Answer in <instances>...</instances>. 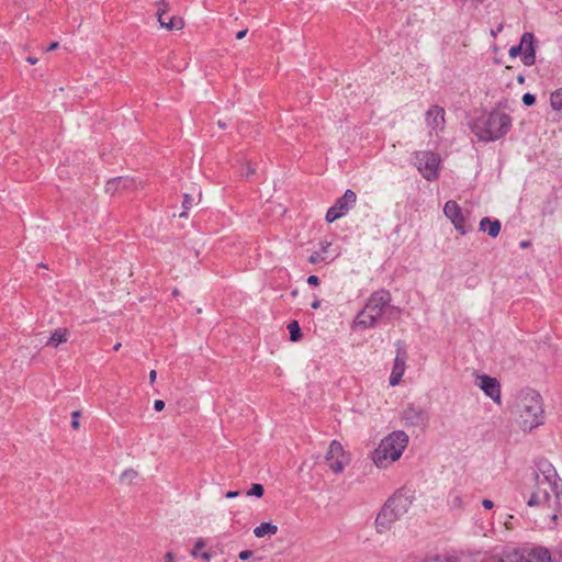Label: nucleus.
Masks as SVG:
<instances>
[{
  "mask_svg": "<svg viewBox=\"0 0 562 562\" xmlns=\"http://www.w3.org/2000/svg\"><path fill=\"white\" fill-rule=\"evenodd\" d=\"M521 44V60L526 66H531L536 60V50H535V36L532 33L526 32L522 34L520 38Z\"/></svg>",
  "mask_w": 562,
  "mask_h": 562,
  "instance_id": "13",
  "label": "nucleus"
},
{
  "mask_svg": "<svg viewBox=\"0 0 562 562\" xmlns=\"http://www.w3.org/2000/svg\"><path fill=\"white\" fill-rule=\"evenodd\" d=\"M403 418L407 425L424 427L428 423L427 412L418 406L408 405L403 412Z\"/></svg>",
  "mask_w": 562,
  "mask_h": 562,
  "instance_id": "12",
  "label": "nucleus"
},
{
  "mask_svg": "<svg viewBox=\"0 0 562 562\" xmlns=\"http://www.w3.org/2000/svg\"><path fill=\"white\" fill-rule=\"evenodd\" d=\"M404 372H405V359H404V357H401L400 355H397L394 360V366H393L392 373L390 376L391 386H395L396 384H398Z\"/></svg>",
  "mask_w": 562,
  "mask_h": 562,
  "instance_id": "15",
  "label": "nucleus"
},
{
  "mask_svg": "<svg viewBox=\"0 0 562 562\" xmlns=\"http://www.w3.org/2000/svg\"><path fill=\"white\" fill-rule=\"evenodd\" d=\"M263 493H265V488L259 483L251 484L250 488L247 491L248 496H256V497H261L263 495Z\"/></svg>",
  "mask_w": 562,
  "mask_h": 562,
  "instance_id": "25",
  "label": "nucleus"
},
{
  "mask_svg": "<svg viewBox=\"0 0 562 562\" xmlns=\"http://www.w3.org/2000/svg\"><path fill=\"white\" fill-rule=\"evenodd\" d=\"M321 306V301L318 299H315L312 304H311V307L314 308V310H317Z\"/></svg>",
  "mask_w": 562,
  "mask_h": 562,
  "instance_id": "46",
  "label": "nucleus"
},
{
  "mask_svg": "<svg viewBox=\"0 0 562 562\" xmlns=\"http://www.w3.org/2000/svg\"><path fill=\"white\" fill-rule=\"evenodd\" d=\"M26 61L31 65H35L37 63V58L30 56L26 58Z\"/></svg>",
  "mask_w": 562,
  "mask_h": 562,
  "instance_id": "49",
  "label": "nucleus"
},
{
  "mask_svg": "<svg viewBox=\"0 0 562 562\" xmlns=\"http://www.w3.org/2000/svg\"><path fill=\"white\" fill-rule=\"evenodd\" d=\"M191 203H192V199H191V196H190L189 194H186V195H184V201H183V206H184L186 209H189V207H190V205H191Z\"/></svg>",
  "mask_w": 562,
  "mask_h": 562,
  "instance_id": "39",
  "label": "nucleus"
},
{
  "mask_svg": "<svg viewBox=\"0 0 562 562\" xmlns=\"http://www.w3.org/2000/svg\"><path fill=\"white\" fill-rule=\"evenodd\" d=\"M482 505L486 509H492L494 506V503L491 499L485 498V499H483Z\"/></svg>",
  "mask_w": 562,
  "mask_h": 562,
  "instance_id": "37",
  "label": "nucleus"
},
{
  "mask_svg": "<svg viewBox=\"0 0 562 562\" xmlns=\"http://www.w3.org/2000/svg\"><path fill=\"white\" fill-rule=\"evenodd\" d=\"M480 231L487 232V234L495 238L501 232V222L498 220L492 221L488 217H484L480 222Z\"/></svg>",
  "mask_w": 562,
  "mask_h": 562,
  "instance_id": "17",
  "label": "nucleus"
},
{
  "mask_svg": "<svg viewBox=\"0 0 562 562\" xmlns=\"http://www.w3.org/2000/svg\"><path fill=\"white\" fill-rule=\"evenodd\" d=\"M278 532V526L272 522H261L254 529V535L257 538H262L265 536H273Z\"/></svg>",
  "mask_w": 562,
  "mask_h": 562,
  "instance_id": "19",
  "label": "nucleus"
},
{
  "mask_svg": "<svg viewBox=\"0 0 562 562\" xmlns=\"http://www.w3.org/2000/svg\"><path fill=\"white\" fill-rule=\"evenodd\" d=\"M165 558H166V562H173V553L172 552H167Z\"/></svg>",
  "mask_w": 562,
  "mask_h": 562,
  "instance_id": "47",
  "label": "nucleus"
},
{
  "mask_svg": "<svg viewBox=\"0 0 562 562\" xmlns=\"http://www.w3.org/2000/svg\"><path fill=\"white\" fill-rule=\"evenodd\" d=\"M475 384L477 386H487V387H491V386H501L499 382L497 381V379L495 378H491L486 374H482V375H477L476 376V381H475Z\"/></svg>",
  "mask_w": 562,
  "mask_h": 562,
  "instance_id": "21",
  "label": "nucleus"
},
{
  "mask_svg": "<svg viewBox=\"0 0 562 562\" xmlns=\"http://www.w3.org/2000/svg\"><path fill=\"white\" fill-rule=\"evenodd\" d=\"M79 416H80V411H75L71 413V427L74 429H78L80 424H79Z\"/></svg>",
  "mask_w": 562,
  "mask_h": 562,
  "instance_id": "30",
  "label": "nucleus"
},
{
  "mask_svg": "<svg viewBox=\"0 0 562 562\" xmlns=\"http://www.w3.org/2000/svg\"><path fill=\"white\" fill-rule=\"evenodd\" d=\"M288 329H289V333H290V339L292 341H297L301 339V328H300V325L296 321H292L289 325H288Z\"/></svg>",
  "mask_w": 562,
  "mask_h": 562,
  "instance_id": "23",
  "label": "nucleus"
},
{
  "mask_svg": "<svg viewBox=\"0 0 562 562\" xmlns=\"http://www.w3.org/2000/svg\"><path fill=\"white\" fill-rule=\"evenodd\" d=\"M158 22L161 27L172 31V30H181L184 26V22L180 16H170L166 19L165 16L158 19Z\"/></svg>",
  "mask_w": 562,
  "mask_h": 562,
  "instance_id": "18",
  "label": "nucleus"
},
{
  "mask_svg": "<svg viewBox=\"0 0 562 562\" xmlns=\"http://www.w3.org/2000/svg\"><path fill=\"white\" fill-rule=\"evenodd\" d=\"M217 125L221 127V128H226V123L225 122H222V121H218L217 122Z\"/></svg>",
  "mask_w": 562,
  "mask_h": 562,
  "instance_id": "51",
  "label": "nucleus"
},
{
  "mask_svg": "<svg viewBox=\"0 0 562 562\" xmlns=\"http://www.w3.org/2000/svg\"><path fill=\"white\" fill-rule=\"evenodd\" d=\"M66 341H67V330L66 329H57L52 334L47 345L57 347L59 344L66 342Z\"/></svg>",
  "mask_w": 562,
  "mask_h": 562,
  "instance_id": "20",
  "label": "nucleus"
},
{
  "mask_svg": "<svg viewBox=\"0 0 562 562\" xmlns=\"http://www.w3.org/2000/svg\"><path fill=\"white\" fill-rule=\"evenodd\" d=\"M506 562H551V553L544 547H536L522 552H514Z\"/></svg>",
  "mask_w": 562,
  "mask_h": 562,
  "instance_id": "10",
  "label": "nucleus"
},
{
  "mask_svg": "<svg viewBox=\"0 0 562 562\" xmlns=\"http://www.w3.org/2000/svg\"><path fill=\"white\" fill-rule=\"evenodd\" d=\"M391 300V293L386 290L373 292L364 307L356 316L353 327L363 329L372 328L384 314H386L389 318H398L401 310L390 305Z\"/></svg>",
  "mask_w": 562,
  "mask_h": 562,
  "instance_id": "1",
  "label": "nucleus"
},
{
  "mask_svg": "<svg viewBox=\"0 0 562 562\" xmlns=\"http://www.w3.org/2000/svg\"><path fill=\"white\" fill-rule=\"evenodd\" d=\"M426 122L431 130H442L445 125V110L439 105H432L426 112Z\"/></svg>",
  "mask_w": 562,
  "mask_h": 562,
  "instance_id": "14",
  "label": "nucleus"
},
{
  "mask_svg": "<svg viewBox=\"0 0 562 562\" xmlns=\"http://www.w3.org/2000/svg\"><path fill=\"white\" fill-rule=\"evenodd\" d=\"M407 443L408 436L404 431L396 430L389 434L372 453L374 464L380 469L387 468L402 457Z\"/></svg>",
  "mask_w": 562,
  "mask_h": 562,
  "instance_id": "3",
  "label": "nucleus"
},
{
  "mask_svg": "<svg viewBox=\"0 0 562 562\" xmlns=\"http://www.w3.org/2000/svg\"><path fill=\"white\" fill-rule=\"evenodd\" d=\"M518 81H519L520 83H521V82H524V77H522V76H519V77H518Z\"/></svg>",
  "mask_w": 562,
  "mask_h": 562,
  "instance_id": "54",
  "label": "nucleus"
},
{
  "mask_svg": "<svg viewBox=\"0 0 562 562\" xmlns=\"http://www.w3.org/2000/svg\"><path fill=\"white\" fill-rule=\"evenodd\" d=\"M503 30V24H499L496 30H491V35L496 37L499 32Z\"/></svg>",
  "mask_w": 562,
  "mask_h": 562,
  "instance_id": "43",
  "label": "nucleus"
},
{
  "mask_svg": "<svg viewBox=\"0 0 562 562\" xmlns=\"http://www.w3.org/2000/svg\"><path fill=\"white\" fill-rule=\"evenodd\" d=\"M322 260H324V258H323V256H322V254H321L319 251L314 252V254H313V255H311V256H310V258H308V262H310V263H313V265H315V263H317V262H319V261H322Z\"/></svg>",
  "mask_w": 562,
  "mask_h": 562,
  "instance_id": "31",
  "label": "nucleus"
},
{
  "mask_svg": "<svg viewBox=\"0 0 562 562\" xmlns=\"http://www.w3.org/2000/svg\"><path fill=\"white\" fill-rule=\"evenodd\" d=\"M329 246H330V243H328V241L321 243V251L319 252L325 254Z\"/></svg>",
  "mask_w": 562,
  "mask_h": 562,
  "instance_id": "40",
  "label": "nucleus"
},
{
  "mask_svg": "<svg viewBox=\"0 0 562 562\" xmlns=\"http://www.w3.org/2000/svg\"><path fill=\"white\" fill-rule=\"evenodd\" d=\"M537 470L535 479L538 485L547 483L555 496L559 497L562 492V480L558 476L554 467L547 460H541L537 463Z\"/></svg>",
  "mask_w": 562,
  "mask_h": 562,
  "instance_id": "6",
  "label": "nucleus"
},
{
  "mask_svg": "<svg viewBox=\"0 0 562 562\" xmlns=\"http://www.w3.org/2000/svg\"><path fill=\"white\" fill-rule=\"evenodd\" d=\"M512 127V117L506 112L494 109L475 120L472 132L483 142H494L504 137Z\"/></svg>",
  "mask_w": 562,
  "mask_h": 562,
  "instance_id": "2",
  "label": "nucleus"
},
{
  "mask_svg": "<svg viewBox=\"0 0 562 562\" xmlns=\"http://www.w3.org/2000/svg\"><path fill=\"white\" fill-rule=\"evenodd\" d=\"M443 213L461 235H465L468 233L469 228L467 227L465 217L460 205L456 201L450 200L446 202Z\"/></svg>",
  "mask_w": 562,
  "mask_h": 562,
  "instance_id": "11",
  "label": "nucleus"
},
{
  "mask_svg": "<svg viewBox=\"0 0 562 562\" xmlns=\"http://www.w3.org/2000/svg\"><path fill=\"white\" fill-rule=\"evenodd\" d=\"M256 170L255 168L248 162L247 164V170H246V177H250L252 175H255Z\"/></svg>",
  "mask_w": 562,
  "mask_h": 562,
  "instance_id": "38",
  "label": "nucleus"
},
{
  "mask_svg": "<svg viewBox=\"0 0 562 562\" xmlns=\"http://www.w3.org/2000/svg\"><path fill=\"white\" fill-rule=\"evenodd\" d=\"M412 501L402 491L394 493L383 505L375 518V529L383 533L401 519L408 510Z\"/></svg>",
  "mask_w": 562,
  "mask_h": 562,
  "instance_id": "5",
  "label": "nucleus"
},
{
  "mask_svg": "<svg viewBox=\"0 0 562 562\" xmlns=\"http://www.w3.org/2000/svg\"><path fill=\"white\" fill-rule=\"evenodd\" d=\"M120 347H121V344L119 342V344H116V345L113 347V349H114V350H119V349H120Z\"/></svg>",
  "mask_w": 562,
  "mask_h": 562,
  "instance_id": "53",
  "label": "nucleus"
},
{
  "mask_svg": "<svg viewBox=\"0 0 562 562\" xmlns=\"http://www.w3.org/2000/svg\"><path fill=\"white\" fill-rule=\"evenodd\" d=\"M551 496L546 488L538 487V490L530 495L529 499L527 501V505L530 507L541 506L547 504Z\"/></svg>",
  "mask_w": 562,
  "mask_h": 562,
  "instance_id": "16",
  "label": "nucleus"
},
{
  "mask_svg": "<svg viewBox=\"0 0 562 562\" xmlns=\"http://www.w3.org/2000/svg\"><path fill=\"white\" fill-rule=\"evenodd\" d=\"M252 555L251 550H243L239 552L238 557L240 560L246 561Z\"/></svg>",
  "mask_w": 562,
  "mask_h": 562,
  "instance_id": "34",
  "label": "nucleus"
},
{
  "mask_svg": "<svg viewBox=\"0 0 562 562\" xmlns=\"http://www.w3.org/2000/svg\"><path fill=\"white\" fill-rule=\"evenodd\" d=\"M205 547V541L204 539L200 538L196 540L195 544H194V548L193 550L191 551V555L194 557V558H198L199 554H200V550L203 549Z\"/></svg>",
  "mask_w": 562,
  "mask_h": 562,
  "instance_id": "28",
  "label": "nucleus"
},
{
  "mask_svg": "<svg viewBox=\"0 0 562 562\" xmlns=\"http://www.w3.org/2000/svg\"><path fill=\"white\" fill-rule=\"evenodd\" d=\"M519 425L524 431H531L543 424V406L540 394L535 389H527L520 396Z\"/></svg>",
  "mask_w": 562,
  "mask_h": 562,
  "instance_id": "4",
  "label": "nucleus"
},
{
  "mask_svg": "<svg viewBox=\"0 0 562 562\" xmlns=\"http://www.w3.org/2000/svg\"><path fill=\"white\" fill-rule=\"evenodd\" d=\"M356 202L357 194L350 189L346 190L344 195L337 199L335 204L328 209L326 213V221L328 223H333L340 218L355 206Z\"/></svg>",
  "mask_w": 562,
  "mask_h": 562,
  "instance_id": "9",
  "label": "nucleus"
},
{
  "mask_svg": "<svg viewBox=\"0 0 562 562\" xmlns=\"http://www.w3.org/2000/svg\"><path fill=\"white\" fill-rule=\"evenodd\" d=\"M530 245H531V243L528 241V240H524V241L520 243V247L521 248H528Z\"/></svg>",
  "mask_w": 562,
  "mask_h": 562,
  "instance_id": "50",
  "label": "nucleus"
},
{
  "mask_svg": "<svg viewBox=\"0 0 562 562\" xmlns=\"http://www.w3.org/2000/svg\"><path fill=\"white\" fill-rule=\"evenodd\" d=\"M325 462L334 473L339 474L349 464L350 458L344 450L342 445L338 440H333L325 454Z\"/></svg>",
  "mask_w": 562,
  "mask_h": 562,
  "instance_id": "8",
  "label": "nucleus"
},
{
  "mask_svg": "<svg viewBox=\"0 0 562 562\" xmlns=\"http://www.w3.org/2000/svg\"><path fill=\"white\" fill-rule=\"evenodd\" d=\"M58 47V42H53L48 47L47 50H54Z\"/></svg>",
  "mask_w": 562,
  "mask_h": 562,
  "instance_id": "48",
  "label": "nucleus"
},
{
  "mask_svg": "<svg viewBox=\"0 0 562 562\" xmlns=\"http://www.w3.org/2000/svg\"><path fill=\"white\" fill-rule=\"evenodd\" d=\"M199 557H201L205 562H209L212 558V554L210 552H203L200 553Z\"/></svg>",
  "mask_w": 562,
  "mask_h": 562,
  "instance_id": "42",
  "label": "nucleus"
},
{
  "mask_svg": "<svg viewBox=\"0 0 562 562\" xmlns=\"http://www.w3.org/2000/svg\"><path fill=\"white\" fill-rule=\"evenodd\" d=\"M164 407H165V402H164L162 400H156V401L154 402V408H155V411L160 412V411H162V409H164Z\"/></svg>",
  "mask_w": 562,
  "mask_h": 562,
  "instance_id": "35",
  "label": "nucleus"
},
{
  "mask_svg": "<svg viewBox=\"0 0 562 562\" xmlns=\"http://www.w3.org/2000/svg\"><path fill=\"white\" fill-rule=\"evenodd\" d=\"M156 376H157L156 370H151L149 372V383L150 384H153L156 381Z\"/></svg>",
  "mask_w": 562,
  "mask_h": 562,
  "instance_id": "45",
  "label": "nucleus"
},
{
  "mask_svg": "<svg viewBox=\"0 0 562 562\" xmlns=\"http://www.w3.org/2000/svg\"><path fill=\"white\" fill-rule=\"evenodd\" d=\"M239 495V492L238 491H228L226 494H225V497L226 498H234V497H237Z\"/></svg>",
  "mask_w": 562,
  "mask_h": 562,
  "instance_id": "41",
  "label": "nucleus"
},
{
  "mask_svg": "<svg viewBox=\"0 0 562 562\" xmlns=\"http://www.w3.org/2000/svg\"><path fill=\"white\" fill-rule=\"evenodd\" d=\"M247 32H248V30H247V29H245V30H241V31L237 32V34H236V38H237V40H243V38L246 36Z\"/></svg>",
  "mask_w": 562,
  "mask_h": 562,
  "instance_id": "44",
  "label": "nucleus"
},
{
  "mask_svg": "<svg viewBox=\"0 0 562 562\" xmlns=\"http://www.w3.org/2000/svg\"><path fill=\"white\" fill-rule=\"evenodd\" d=\"M521 52H522V48H521V44L519 43V45L510 47L509 55L512 57H516L518 55H521Z\"/></svg>",
  "mask_w": 562,
  "mask_h": 562,
  "instance_id": "33",
  "label": "nucleus"
},
{
  "mask_svg": "<svg viewBox=\"0 0 562 562\" xmlns=\"http://www.w3.org/2000/svg\"><path fill=\"white\" fill-rule=\"evenodd\" d=\"M416 166L423 177L432 181L438 178V170L440 165V158L432 151H417L415 154Z\"/></svg>",
  "mask_w": 562,
  "mask_h": 562,
  "instance_id": "7",
  "label": "nucleus"
},
{
  "mask_svg": "<svg viewBox=\"0 0 562 562\" xmlns=\"http://www.w3.org/2000/svg\"><path fill=\"white\" fill-rule=\"evenodd\" d=\"M485 395L492 398L495 403L501 404L502 389H481Z\"/></svg>",
  "mask_w": 562,
  "mask_h": 562,
  "instance_id": "24",
  "label": "nucleus"
},
{
  "mask_svg": "<svg viewBox=\"0 0 562 562\" xmlns=\"http://www.w3.org/2000/svg\"><path fill=\"white\" fill-rule=\"evenodd\" d=\"M522 102L527 106L533 105L536 102V97L531 93H525L522 95Z\"/></svg>",
  "mask_w": 562,
  "mask_h": 562,
  "instance_id": "29",
  "label": "nucleus"
},
{
  "mask_svg": "<svg viewBox=\"0 0 562 562\" xmlns=\"http://www.w3.org/2000/svg\"><path fill=\"white\" fill-rule=\"evenodd\" d=\"M114 182L122 183L124 187H127V183L131 181L126 178L119 177V178L113 179L112 181L108 182V190H110V186H112Z\"/></svg>",
  "mask_w": 562,
  "mask_h": 562,
  "instance_id": "32",
  "label": "nucleus"
},
{
  "mask_svg": "<svg viewBox=\"0 0 562 562\" xmlns=\"http://www.w3.org/2000/svg\"><path fill=\"white\" fill-rule=\"evenodd\" d=\"M138 473L133 469H127L121 474V481L122 482H132L134 479H136Z\"/></svg>",
  "mask_w": 562,
  "mask_h": 562,
  "instance_id": "27",
  "label": "nucleus"
},
{
  "mask_svg": "<svg viewBox=\"0 0 562 562\" xmlns=\"http://www.w3.org/2000/svg\"><path fill=\"white\" fill-rule=\"evenodd\" d=\"M551 106L557 110H562V88L555 90L550 97Z\"/></svg>",
  "mask_w": 562,
  "mask_h": 562,
  "instance_id": "22",
  "label": "nucleus"
},
{
  "mask_svg": "<svg viewBox=\"0 0 562 562\" xmlns=\"http://www.w3.org/2000/svg\"><path fill=\"white\" fill-rule=\"evenodd\" d=\"M307 283L311 284V285H318L319 284V279H318L317 276L312 274V276H310L307 278Z\"/></svg>",
  "mask_w": 562,
  "mask_h": 562,
  "instance_id": "36",
  "label": "nucleus"
},
{
  "mask_svg": "<svg viewBox=\"0 0 562 562\" xmlns=\"http://www.w3.org/2000/svg\"><path fill=\"white\" fill-rule=\"evenodd\" d=\"M156 5H157V19L165 16V14L169 10V4L167 3V1L166 0H157Z\"/></svg>",
  "mask_w": 562,
  "mask_h": 562,
  "instance_id": "26",
  "label": "nucleus"
},
{
  "mask_svg": "<svg viewBox=\"0 0 562 562\" xmlns=\"http://www.w3.org/2000/svg\"><path fill=\"white\" fill-rule=\"evenodd\" d=\"M179 294H180V292H179V290H178V289H175V290L172 291V295H173V296H178Z\"/></svg>",
  "mask_w": 562,
  "mask_h": 562,
  "instance_id": "52",
  "label": "nucleus"
}]
</instances>
